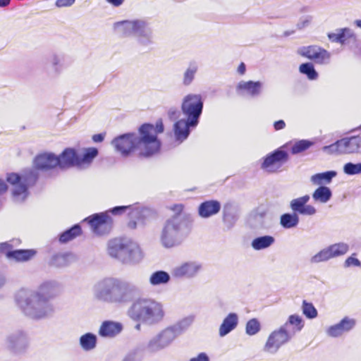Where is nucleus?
Masks as SVG:
<instances>
[{
	"label": "nucleus",
	"mask_w": 361,
	"mask_h": 361,
	"mask_svg": "<svg viewBox=\"0 0 361 361\" xmlns=\"http://www.w3.org/2000/svg\"><path fill=\"white\" fill-rule=\"evenodd\" d=\"M98 155V150L95 147H89L85 149L82 157L79 156V166L90 164Z\"/></svg>",
	"instance_id": "35"
},
{
	"label": "nucleus",
	"mask_w": 361,
	"mask_h": 361,
	"mask_svg": "<svg viewBox=\"0 0 361 361\" xmlns=\"http://www.w3.org/2000/svg\"><path fill=\"white\" fill-rule=\"evenodd\" d=\"M123 329L121 323L112 321H104L100 326L99 334L102 337L112 338L118 335Z\"/></svg>",
	"instance_id": "20"
},
{
	"label": "nucleus",
	"mask_w": 361,
	"mask_h": 361,
	"mask_svg": "<svg viewBox=\"0 0 361 361\" xmlns=\"http://www.w3.org/2000/svg\"><path fill=\"white\" fill-rule=\"evenodd\" d=\"M314 142L308 140H300L294 143H287L285 146L291 145L290 152L293 154L302 153L313 146Z\"/></svg>",
	"instance_id": "28"
},
{
	"label": "nucleus",
	"mask_w": 361,
	"mask_h": 361,
	"mask_svg": "<svg viewBox=\"0 0 361 361\" xmlns=\"http://www.w3.org/2000/svg\"><path fill=\"white\" fill-rule=\"evenodd\" d=\"M302 313L303 314L309 319H314L317 316V310L314 307L312 303L308 302L306 300H303L302 302Z\"/></svg>",
	"instance_id": "38"
},
{
	"label": "nucleus",
	"mask_w": 361,
	"mask_h": 361,
	"mask_svg": "<svg viewBox=\"0 0 361 361\" xmlns=\"http://www.w3.org/2000/svg\"><path fill=\"white\" fill-rule=\"evenodd\" d=\"M109 254L115 258L125 259L127 257H130L131 250L129 247L121 242L112 243L108 248Z\"/></svg>",
	"instance_id": "22"
},
{
	"label": "nucleus",
	"mask_w": 361,
	"mask_h": 361,
	"mask_svg": "<svg viewBox=\"0 0 361 361\" xmlns=\"http://www.w3.org/2000/svg\"><path fill=\"white\" fill-rule=\"evenodd\" d=\"M286 329H289L292 335L299 332L304 327V322L301 317L297 314L290 315L288 321L283 325Z\"/></svg>",
	"instance_id": "26"
},
{
	"label": "nucleus",
	"mask_w": 361,
	"mask_h": 361,
	"mask_svg": "<svg viewBox=\"0 0 361 361\" xmlns=\"http://www.w3.org/2000/svg\"><path fill=\"white\" fill-rule=\"evenodd\" d=\"M150 214L151 211L139 203L130 205V209H129L128 215L127 226L130 229H135L138 224H145Z\"/></svg>",
	"instance_id": "10"
},
{
	"label": "nucleus",
	"mask_w": 361,
	"mask_h": 361,
	"mask_svg": "<svg viewBox=\"0 0 361 361\" xmlns=\"http://www.w3.org/2000/svg\"><path fill=\"white\" fill-rule=\"evenodd\" d=\"M116 26H121V32L123 35L128 36L132 34H138L140 36H149L146 32L147 24L142 20H123L118 22Z\"/></svg>",
	"instance_id": "13"
},
{
	"label": "nucleus",
	"mask_w": 361,
	"mask_h": 361,
	"mask_svg": "<svg viewBox=\"0 0 361 361\" xmlns=\"http://www.w3.org/2000/svg\"><path fill=\"white\" fill-rule=\"evenodd\" d=\"M197 71V67L191 64L184 73L183 82L185 85H189L193 80L195 74Z\"/></svg>",
	"instance_id": "42"
},
{
	"label": "nucleus",
	"mask_w": 361,
	"mask_h": 361,
	"mask_svg": "<svg viewBox=\"0 0 361 361\" xmlns=\"http://www.w3.org/2000/svg\"><path fill=\"white\" fill-rule=\"evenodd\" d=\"M238 324V317L235 313H230L224 319L222 324L219 327V335L224 336L233 329H234Z\"/></svg>",
	"instance_id": "25"
},
{
	"label": "nucleus",
	"mask_w": 361,
	"mask_h": 361,
	"mask_svg": "<svg viewBox=\"0 0 361 361\" xmlns=\"http://www.w3.org/2000/svg\"><path fill=\"white\" fill-rule=\"evenodd\" d=\"M331 190L326 186H319L312 194V198L315 202L320 203L327 202L331 197Z\"/></svg>",
	"instance_id": "29"
},
{
	"label": "nucleus",
	"mask_w": 361,
	"mask_h": 361,
	"mask_svg": "<svg viewBox=\"0 0 361 361\" xmlns=\"http://www.w3.org/2000/svg\"><path fill=\"white\" fill-rule=\"evenodd\" d=\"M336 175L334 171H326L322 173H317L312 176V181L314 183L322 185L323 183H329L333 177Z\"/></svg>",
	"instance_id": "36"
},
{
	"label": "nucleus",
	"mask_w": 361,
	"mask_h": 361,
	"mask_svg": "<svg viewBox=\"0 0 361 361\" xmlns=\"http://www.w3.org/2000/svg\"><path fill=\"white\" fill-rule=\"evenodd\" d=\"M221 209V204L217 200H207L202 202L198 208V214L202 218H208L217 214Z\"/></svg>",
	"instance_id": "21"
},
{
	"label": "nucleus",
	"mask_w": 361,
	"mask_h": 361,
	"mask_svg": "<svg viewBox=\"0 0 361 361\" xmlns=\"http://www.w3.org/2000/svg\"><path fill=\"white\" fill-rule=\"evenodd\" d=\"M299 70L300 73L306 75L310 80H315L318 77L317 71L314 70L313 65L310 63H302L299 67Z\"/></svg>",
	"instance_id": "37"
},
{
	"label": "nucleus",
	"mask_w": 361,
	"mask_h": 361,
	"mask_svg": "<svg viewBox=\"0 0 361 361\" xmlns=\"http://www.w3.org/2000/svg\"><path fill=\"white\" fill-rule=\"evenodd\" d=\"M288 159V153L281 150V148L277 149L264 158L262 164V169L269 172H274L283 163L286 162Z\"/></svg>",
	"instance_id": "11"
},
{
	"label": "nucleus",
	"mask_w": 361,
	"mask_h": 361,
	"mask_svg": "<svg viewBox=\"0 0 361 361\" xmlns=\"http://www.w3.org/2000/svg\"><path fill=\"white\" fill-rule=\"evenodd\" d=\"M35 297L39 298V294H36Z\"/></svg>",
	"instance_id": "58"
},
{
	"label": "nucleus",
	"mask_w": 361,
	"mask_h": 361,
	"mask_svg": "<svg viewBox=\"0 0 361 361\" xmlns=\"http://www.w3.org/2000/svg\"><path fill=\"white\" fill-rule=\"evenodd\" d=\"M286 127V123L283 120H279L274 123V128L275 130H280Z\"/></svg>",
	"instance_id": "49"
},
{
	"label": "nucleus",
	"mask_w": 361,
	"mask_h": 361,
	"mask_svg": "<svg viewBox=\"0 0 361 361\" xmlns=\"http://www.w3.org/2000/svg\"><path fill=\"white\" fill-rule=\"evenodd\" d=\"M301 55L318 64L327 63L331 58L328 51L316 45L303 47Z\"/></svg>",
	"instance_id": "12"
},
{
	"label": "nucleus",
	"mask_w": 361,
	"mask_h": 361,
	"mask_svg": "<svg viewBox=\"0 0 361 361\" xmlns=\"http://www.w3.org/2000/svg\"><path fill=\"white\" fill-rule=\"evenodd\" d=\"M170 280L169 274L164 271H157L149 277V283L152 286L167 283Z\"/></svg>",
	"instance_id": "32"
},
{
	"label": "nucleus",
	"mask_w": 361,
	"mask_h": 361,
	"mask_svg": "<svg viewBox=\"0 0 361 361\" xmlns=\"http://www.w3.org/2000/svg\"><path fill=\"white\" fill-rule=\"evenodd\" d=\"M245 329L248 335L253 336L259 331L260 324L257 319H251L247 322Z\"/></svg>",
	"instance_id": "41"
},
{
	"label": "nucleus",
	"mask_w": 361,
	"mask_h": 361,
	"mask_svg": "<svg viewBox=\"0 0 361 361\" xmlns=\"http://www.w3.org/2000/svg\"><path fill=\"white\" fill-rule=\"evenodd\" d=\"M190 231V228L185 225L181 218L172 216L164 224L161 234V242L165 247H172L179 244Z\"/></svg>",
	"instance_id": "3"
},
{
	"label": "nucleus",
	"mask_w": 361,
	"mask_h": 361,
	"mask_svg": "<svg viewBox=\"0 0 361 361\" xmlns=\"http://www.w3.org/2000/svg\"><path fill=\"white\" fill-rule=\"evenodd\" d=\"M106 1L115 7L120 6L124 1V0H106Z\"/></svg>",
	"instance_id": "53"
},
{
	"label": "nucleus",
	"mask_w": 361,
	"mask_h": 361,
	"mask_svg": "<svg viewBox=\"0 0 361 361\" xmlns=\"http://www.w3.org/2000/svg\"><path fill=\"white\" fill-rule=\"evenodd\" d=\"M355 254H353L352 256L348 257L345 261V266L346 267H360L361 262L360 261L355 258L354 256Z\"/></svg>",
	"instance_id": "46"
},
{
	"label": "nucleus",
	"mask_w": 361,
	"mask_h": 361,
	"mask_svg": "<svg viewBox=\"0 0 361 361\" xmlns=\"http://www.w3.org/2000/svg\"><path fill=\"white\" fill-rule=\"evenodd\" d=\"M245 71H246L245 65V63L243 62H241L240 63V65L238 66V72L240 75H243V74H245Z\"/></svg>",
	"instance_id": "54"
},
{
	"label": "nucleus",
	"mask_w": 361,
	"mask_h": 361,
	"mask_svg": "<svg viewBox=\"0 0 361 361\" xmlns=\"http://www.w3.org/2000/svg\"><path fill=\"white\" fill-rule=\"evenodd\" d=\"M201 266L194 262H185L177 267L175 274L177 276H192L198 272Z\"/></svg>",
	"instance_id": "24"
},
{
	"label": "nucleus",
	"mask_w": 361,
	"mask_h": 361,
	"mask_svg": "<svg viewBox=\"0 0 361 361\" xmlns=\"http://www.w3.org/2000/svg\"><path fill=\"white\" fill-rule=\"evenodd\" d=\"M128 314L135 321L152 324L161 320L164 312L162 305L154 300L138 298L131 305Z\"/></svg>",
	"instance_id": "2"
},
{
	"label": "nucleus",
	"mask_w": 361,
	"mask_h": 361,
	"mask_svg": "<svg viewBox=\"0 0 361 361\" xmlns=\"http://www.w3.org/2000/svg\"><path fill=\"white\" fill-rule=\"evenodd\" d=\"M36 255V251L33 249L29 250H16L13 252H10L11 256L10 259H13L18 262H27L31 259Z\"/></svg>",
	"instance_id": "27"
},
{
	"label": "nucleus",
	"mask_w": 361,
	"mask_h": 361,
	"mask_svg": "<svg viewBox=\"0 0 361 361\" xmlns=\"http://www.w3.org/2000/svg\"><path fill=\"white\" fill-rule=\"evenodd\" d=\"M57 155L51 152H44L37 154L34 159L35 169L42 171H49L59 167Z\"/></svg>",
	"instance_id": "14"
},
{
	"label": "nucleus",
	"mask_w": 361,
	"mask_h": 361,
	"mask_svg": "<svg viewBox=\"0 0 361 361\" xmlns=\"http://www.w3.org/2000/svg\"><path fill=\"white\" fill-rule=\"evenodd\" d=\"M324 150L331 154H361V136H353L337 140L325 146Z\"/></svg>",
	"instance_id": "8"
},
{
	"label": "nucleus",
	"mask_w": 361,
	"mask_h": 361,
	"mask_svg": "<svg viewBox=\"0 0 361 361\" xmlns=\"http://www.w3.org/2000/svg\"><path fill=\"white\" fill-rule=\"evenodd\" d=\"M190 361H209V357L204 353H201L196 357L191 358Z\"/></svg>",
	"instance_id": "48"
},
{
	"label": "nucleus",
	"mask_w": 361,
	"mask_h": 361,
	"mask_svg": "<svg viewBox=\"0 0 361 361\" xmlns=\"http://www.w3.org/2000/svg\"><path fill=\"white\" fill-rule=\"evenodd\" d=\"M8 187L5 180L0 178V195L4 194L8 191Z\"/></svg>",
	"instance_id": "52"
},
{
	"label": "nucleus",
	"mask_w": 361,
	"mask_h": 361,
	"mask_svg": "<svg viewBox=\"0 0 361 361\" xmlns=\"http://www.w3.org/2000/svg\"><path fill=\"white\" fill-rule=\"evenodd\" d=\"M355 325V319L344 317L338 324L330 326L327 330V334L330 336L337 337L351 330Z\"/></svg>",
	"instance_id": "18"
},
{
	"label": "nucleus",
	"mask_w": 361,
	"mask_h": 361,
	"mask_svg": "<svg viewBox=\"0 0 361 361\" xmlns=\"http://www.w3.org/2000/svg\"><path fill=\"white\" fill-rule=\"evenodd\" d=\"M331 258H333L331 252L329 247L326 249L321 250L319 253L312 257V262L318 263L320 262L326 261Z\"/></svg>",
	"instance_id": "40"
},
{
	"label": "nucleus",
	"mask_w": 361,
	"mask_h": 361,
	"mask_svg": "<svg viewBox=\"0 0 361 361\" xmlns=\"http://www.w3.org/2000/svg\"><path fill=\"white\" fill-rule=\"evenodd\" d=\"M328 38L331 42L339 43L341 45L356 41L355 34L347 27L338 29L336 33H329Z\"/></svg>",
	"instance_id": "17"
},
{
	"label": "nucleus",
	"mask_w": 361,
	"mask_h": 361,
	"mask_svg": "<svg viewBox=\"0 0 361 361\" xmlns=\"http://www.w3.org/2000/svg\"><path fill=\"white\" fill-rule=\"evenodd\" d=\"M203 109V99L201 94H188L182 101L181 111L191 124H198Z\"/></svg>",
	"instance_id": "6"
},
{
	"label": "nucleus",
	"mask_w": 361,
	"mask_h": 361,
	"mask_svg": "<svg viewBox=\"0 0 361 361\" xmlns=\"http://www.w3.org/2000/svg\"><path fill=\"white\" fill-rule=\"evenodd\" d=\"M105 135V133L94 134L93 135L92 139L94 142H102L104 140Z\"/></svg>",
	"instance_id": "51"
},
{
	"label": "nucleus",
	"mask_w": 361,
	"mask_h": 361,
	"mask_svg": "<svg viewBox=\"0 0 361 361\" xmlns=\"http://www.w3.org/2000/svg\"><path fill=\"white\" fill-rule=\"evenodd\" d=\"M299 222L297 214H283L280 219L281 226L285 228H290L296 226Z\"/></svg>",
	"instance_id": "33"
},
{
	"label": "nucleus",
	"mask_w": 361,
	"mask_h": 361,
	"mask_svg": "<svg viewBox=\"0 0 361 361\" xmlns=\"http://www.w3.org/2000/svg\"><path fill=\"white\" fill-rule=\"evenodd\" d=\"M129 290V284L116 279H104L99 286L97 294L98 299L111 300L114 295H123Z\"/></svg>",
	"instance_id": "7"
},
{
	"label": "nucleus",
	"mask_w": 361,
	"mask_h": 361,
	"mask_svg": "<svg viewBox=\"0 0 361 361\" xmlns=\"http://www.w3.org/2000/svg\"><path fill=\"white\" fill-rule=\"evenodd\" d=\"M179 111L176 108H171L168 111V116L171 119H175L178 116Z\"/></svg>",
	"instance_id": "50"
},
{
	"label": "nucleus",
	"mask_w": 361,
	"mask_h": 361,
	"mask_svg": "<svg viewBox=\"0 0 361 361\" xmlns=\"http://www.w3.org/2000/svg\"><path fill=\"white\" fill-rule=\"evenodd\" d=\"M57 157L59 162V167L61 169L79 166V154L73 148H66Z\"/></svg>",
	"instance_id": "16"
},
{
	"label": "nucleus",
	"mask_w": 361,
	"mask_h": 361,
	"mask_svg": "<svg viewBox=\"0 0 361 361\" xmlns=\"http://www.w3.org/2000/svg\"><path fill=\"white\" fill-rule=\"evenodd\" d=\"M75 0H56V6L57 7L71 6L75 3Z\"/></svg>",
	"instance_id": "47"
},
{
	"label": "nucleus",
	"mask_w": 361,
	"mask_h": 361,
	"mask_svg": "<svg viewBox=\"0 0 361 361\" xmlns=\"http://www.w3.org/2000/svg\"><path fill=\"white\" fill-rule=\"evenodd\" d=\"M197 124H191L190 119H180L173 125V133L176 139L179 142L185 140L190 134V128L195 127Z\"/></svg>",
	"instance_id": "19"
},
{
	"label": "nucleus",
	"mask_w": 361,
	"mask_h": 361,
	"mask_svg": "<svg viewBox=\"0 0 361 361\" xmlns=\"http://www.w3.org/2000/svg\"><path fill=\"white\" fill-rule=\"evenodd\" d=\"M81 234V227L79 225H75L60 235L59 241L61 243H66Z\"/></svg>",
	"instance_id": "30"
},
{
	"label": "nucleus",
	"mask_w": 361,
	"mask_h": 361,
	"mask_svg": "<svg viewBox=\"0 0 361 361\" xmlns=\"http://www.w3.org/2000/svg\"><path fill=\"white\" fill-rule=\"evenodd\" d=\"M13 245L7 242L0 243V252L4 254L8 259H11L10 252H13Z\"/></svg>",
	"instance_id": "44"
},
{
	"label": "nucleus",
	"mask_w": 361,
	"mask_h": 361,
	"mask_svg": "<svg viewBox=\"0 0 361 361\" xmlns=\"http://www.w3.org/2000/svg\"><path fill=\"white\" fill-rule=\"evenodd\" d=\"M333 257L345 255L348 250V245L343 243L334 244L329 246Z\"/></svg>",
	"instance_id": "39"
},
{
	"label": "nucleus",
	"mask_w": 361,
	"mask_h": 361,
	"mask_svg": "<svg viewBox=\"0 0 361 361\" xmlns=\"http://www.w3.org/2000/svg\"><path fill=\"white\" fill-rule=\"evenodd\" d=\"M184 208L185 205L183 204H174L169 207V209L173 213V216L180 218V215L183 212Z\"/></svg>",
	"instance_id": "45"
},
{
	"label": "nucleus",
	"mask_w": 361,
	"mask_h": 361,
	"mask_svg": "<svg viewBox=\"0 0 361 361\" xmlns=\"http://www.w3.org/2000/svg\"><path fill=\"white\" fill-rule=\"evenodd\" d=\"M37 178V175L32 171L22 175L17 173H7L6 181L13 186L11 195L14 201H24L29 195V188L36 183Z\"/></svg>",
	"instance_id": "5"
},
{
	"label": "nucleus",
	"mask_w": 361,
	"mask_h": 361,
	"mask_svg": "<svg viewBox=\"0 0 361 361\" xmlns=\"http://www.w3.org/2000/svg\"><path fill=\"white\" fill-rule=\"evenodd\" d=\"M292 336L289 329H286L281 326L269 336L264 345L265 350L271 353L276 352L282 345L288 342Z\"/></svg>",
	"instance_id": "9"
},
{
	"label": "nucleus",
	"mask_w": 361,
	"mask_h": 361,
	"mask_svg": "<svg viewBox=\"0 0 361 361\" xmlns=\"http://www.w3.org/2000/svg\"><path fill=\"white\" fill-rule=\"evenodd\" d=\"M274 242V238L271 235L261 236L252 241V247L256 250H259L269 247Z\"/></svg>",
	"instance_id": "31"
},
{
	"label": "nucleus",
	"mask_w": 361,
	"mask_h": 361,
	"mask_svg": "<svg viewBox=\"0 0 361 361\" xmlns=\"http://www.w3.org/2000/svg\"><path fill=\"white\" fill-rule=\"evenodd\" d=\"M164 130L161 119H159L155 126L143 123L138 128L137 137L134 133H126L114 138L112 145L123 156L129 155L137 149L140 157L148 158L159 152L161 143L158 134L163 133Z\"/></svg>",
	"instance_id": "1"
},
{
	"label": "nucleus",
	"mask_w": 361,
	"mask_h": 361,
	"mask_svg": "<svg viewBox=\"0 0 361 361\" xmlns=\"http://www.w3.org/2000/svg\"><path fill=\"white\" fill-rule=\"evenodd\" d=\"M261 87L262 83L259 81H241L238 84L236 90L239 93L245 92L248 94L254 97L258 95L260 93Z\"/></svg>",
	"instance_id": "23"
},
{
	"label": "nucleus",
	"mask_w": 361,
	"mask_h": 361,
	"mask_svg": "<svg viewBox=\"0 0 361 361\" xmlns=\"http://www.w3.org/2000/svg\"><path fill=\"white\" fill-rule=\"evenodd\" d=\"M343 171L346 174L355 175L361 173V163H347L344 165Z\"/></svg>",
	"instance_id": "43"
},
{
	"label": "nucleus",
	"mask_w": 361,
	"mask_h": 361,
	"mask_svg": "<svg viewBox=\"0 0 361 361\" xmlns=\"http://www.w3.org/2000/svg\"><path fill=\"white\" fill-rule=\"evenodd\" d=\"M129 209H130V205L115 207L108 212L89 216L84 219V221L87 222L94 233L104 235L111 231L114 224L113 219L109 214V212L113 215H121L123 214L128 215Z\"/></svg>",
	"instance_id": "4"
},
{
	"label": "nucleus",
	"mask_w": 361,
	"mask_h": 361,
	"mask_svg": "<svg viewBox=\"0 0 361 361\" xmlns=\"http://www.w3.org/2000/svg\"><path fill=\"white\" fill-rule=\"evenodd\" d=\"M136 329L140 330V324L136 325Z\"/></svg>",
	"instance_id": "57"
},
{
	"label": "nucleus",
	"mask_w": 361,
	"mask_h": 361,
	"mask_svg": "<svg viewBox=\"0 0 361 361\" xmlns=\"http://www.w3.org/2000/svg\"><path fill=\"white\" fill-rule=\"evenodd\" d=\"M11 2V0H0V7L7 6Z\"/></svg>",
	"instance_id": "55"
},
{
	"label": "nucleus",
	"mask_w": 361,
	"mask_h": 361,
	"mask_svg": "<svg viewBox=\"0 0 361 361\" xmlns=\"http://www.w3.org/2000/svg\"><path fill=\"white\" fill-rule=\"evenodd\" d=\"M80 343L84 350H90L96 346L97 337L91 333H87L80 337Z\"/></svg>",
	"instance_id": "34"
},
{
	"label": "nucleus",
	"mask_w": 361,
	"mask_h": 361,
	"mask_svg": "<svg viewBox=\"0 0 361 361\" xmlns=\"http://www.w3.org/2000/svg\"><path fill=\"white\" fill-rule=\"evenodd\" d=\"M308 195L293 199L290 204L291 209L295 214L302 215H314L316 213V209L310 204H307L310 200Z\"/></svg>",
	"instance_id": "15"
},
{
	"label": "nucleus",
	"mask_w": 361,
	"mask_h": 361,
	"mask_svg": "<svg viewBox=\"0 0 361 361\" xmlns=\"http://www.w3.org/2000/svg\"><path fill=\"white\" fill-rule=\"evenodd\" d=\"M355 25L361 28V20H357L355 22Z\"/></svg>",
	"instance_id": "56"
}]
</instances>
